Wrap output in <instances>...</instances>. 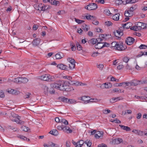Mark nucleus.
Returning a JSON list of instances; mask_svg holds the SVG:
<instances>
[{"label": "nucleus", "mask_w": 147, "mask_h": 147, "mask_svg": "<svg viewBox=\"0 0 147 147\" xmlns=\"http://www.w3.org/2000/svg\"><path fill=\"white\" fill-rule=\"evenodd\" d=\"M60 99L63 102L67 103H68L69 101L68 98L64 97H61L60 98Z\"/></svg>", "instance_id": "obj_29"}, {"label": "nucleus", "mask_w": 147, "mask_h": 147, "mask_svg": "<svg viewBox=\"0 0 147 147\" xmlns=\"http://www.w3.org/2000/svg\"><path fill=\"white\" fill-rule=\"evenodd\" d=\"M133 15V13H132L129 10L126 11L124 13L125 16L129 17L132 16Z\"/></svg>", "instance_id": "obj_17"}, {"label": "nucleus", "mask_w": 147, "mask_h": 147, "mask_svg": "<svg viewBox=\"0 0 147 147\" xmlns=\"http://www.w3.org/2000/svg\"><path fill=\"white\" fill-rule=\"evenodd\" d=\"M119 126L122 129L125 130L127 131H129L131 130L130 128L128 126H125L121 125H119Z\"/></svg>", "instance_id": "obj_18"}, {"label": "nucleus", "mask_w": 147, "mask_h": 147, "mask_svg": "<svg viewBox=\"0 0 147 147\" xmlns=\"http://www.w3.org/2000/svg\"><path fill=\"white\" fill-rule=\"evenodd\" d=\"M98 147H107V145L104 144H102L98 145Z\"/></svg>", "instance_id": "obj_64"}, {"label": "nucleus", "mask_w": 147, "mask_h": 147, "mask_svg": "<svg viewBox=\"0 0 147 147\" xmlns=\"http://www.w3.org/2000/svg\"><path fill=\"white\" fill-rule=\"evenodd\" d=\"M130 29L131 30H132L134 31H137L138 30L137 29V27L136 25L135 26H134L131 27L130 28Z\"/></svg>", "instance_id": "obj_60"}, {"label": "nucleus", "mask_w": 147, "mask_h": 147, "mask_svg": "<svg viewBox=\"0 0 147 147\" xmlns=\"http://www.w3.org/2000/svg\"><path fill=\"white\" fill-rule=\"evenodd\" d=\"M115 49L119 51H122L125 49V48L123 46L122 43L119 44L118 43Z\"/></svg>", "instance_id": "obj_8"}, {"label": "nucleus", "mask_w": 147, "mask_h": 147, "mask_svg": "<svg viewBox=\"0 0 147 147\" xmlns=\"http://www.w3.org/2000/svg\"><path fill=\"white\" fill-rule=\"evenodd\" d=\"M40 38H36L33 40L32 42V45L34 46H37L40 43Z\"/></svg>", "instance_id": "obj_12"}, {"label": "nucleus", "mask_w": 147, "mask_h": 147, "mask_svg": "<svg viewBox=\"0 0 147 147\" xmlns=\"http://www.w3.org/2000/svg\"><path fill=\"white\" fill-rule=\"evenodd\" d=\"M84 143L86 144L88 146L90 147L92 145L91 142L90 140H87L84 142Z\"/></svg>", "instance_id": "obj_38"}, {"label": "nucleus", "mask_w": 147, "mask_h": 147, "mask_svg": "<svg viewBox=\"0 0 147 147\" xmlns=\"http://www.w3.org/2000/svg\"><path fill=\"white\" fill-rule=\"evenodd\" d=\"M97 8V5L94 3H91L85 7V8L88 10H95Z\"/></svg>", "instance_id": "obj_4"}, {"label": "nucleus", "mask_w": 147, "mask_h": 147, "mask_svg": "<svg viewBox=\"0 0 147 147\" xmlns=\"http://www.w3.org/2000/svg\"><path fill=\"white\" fill-rule=\"evenodd\" d=\"M97 67L100 70H102L103 68L104 65L102 64H100L99 65H97Z\"/></svg>", "instance_id": "obj_44"}, {"label": "nucleus", "mask_w": 147, "mask_h": 147, "mask_svg": "<svg viewBox=\"0 0 147 147\" xmlns=\"http://www.w3.org/2000/svg\"><path fill=\"white\" fill-rule=\"evenodd\" d=\"M137 29L139 30H141L142 29H144V26L143 25V23L141 22H138L137 23H136V24Z\"/></svg>", "instance_id": "obj_11"}, {"label": "nucleus", "mask_w": 147, "mask_h": 147, "mask_svg": "<svg viewBox=\"0 0 147 147\" xmlns=\"http://www.w3.org/2000/svg\"><path fill=\"white\" fill-rule=\"evenodd\" d=\"M49 75V74L43 75L39 76L38 78L42 80L48 81Z\"/></svg>", "instance_id": "obj_7"}, {"label": "nucleus", "mask_w": 147, "mask_h": 147, "mask_svg": "<svg viewBox=\"0 0 147 147\" xmlns=\"http://www.w3.org/2000/svg\"><path fill=\"white\" fill-rule=\"evenodd\" d=\"M12 91H13L12 94H13L18 95L20 93V92L19 91L17 90H16L13 89Z\"/></svg>", "instance_id": "obj_48"}, {"label": "nucleus", "mask_w": 147, "mask_h": 147, "mask_svg": "<svg viewBox=\"0 0 147 147\" xmlns=\"http://www.w3.org/2000/svg\"><path fill=\"white\" fill-rule=\"evenodd\" d=\"M112 143L113 144H118V143L117 139H113L112 141Z\"/></svg>", "instance_id": "obj_62"}, {"label": "nucleus", "mask_w": 147, "mask_h": 147, "mask_svg": "<svg viewBox=\"0 0 147 147\" xmlns=\"http://www.w3.org/2000/svg\"><path fill=\"white\" fill-rule=\"evenodd\" d=\"M42 3H37L34 5V7L35 9L39 11H40Z\"/></svg>", "instance_id": "obj_25"}, {"label": "nucleus", "mask_w": 147, "mask_h": 147, "mask_svg": "<svg viewBox=\"0 0 147 147\" xmlns=\"http://www.w3.org/2000/svg\"><path fill=\"white\" fill-rule=\"evenodd\" d=\"M140 81H137L135 82H132L131 86H136L140 84Z\"/></svg>", "instance_id": "obj_37"}, {"label": "nucleus", "mask_w": 147, "mask_h": 147, "mask_svg": "<svg viewBox=\"0 0 147 147\" xmlns=\"http://www.w3.org/2000/svg\"><path fill=\"white\" fill-rule=\"evenodd\" d=\"M75 64H69V67L70 69H73L75 68Z\"/></svg>", "instance_id": "obj_59"}, {"label": "nucleus", "mask_w": 147, "mask_h": 147, "mask_svg": "<svg viewBox=\"0 0 147 147\" xmlns=\"http://www.w3.org/2000/svg\"><path fill=\"white\" fill-rule=\"evenodd\" d=\"M117 43L115 42H113L111 43V46L112 47H114L115 49Z\"/></svg>", "instance_id": "obj_52"}, {"label": "nucleus", "mask_w": 147, "mask_h": 147, "mask_svg": "<svg viewBox=\"0 0 147 147\" xmlns=\"http://www.w3.org/2000/svg\"><path fill=\"white\" fill-rule=\"evenodd\" d=\"M69 102L68 103L69 104H73L75 103L76 102V100L74 99H69Z\"/></svg>", "instance_id": "obj_50"}, {"label": "nucleus", "mask_w": 147, "mask_h": 147, "mask_svg": "<svg viewBox=\"0 0 147 147\" xmlns=\"http://www.w3.org/2000/svg\"><path fill=\"white\" fill-rule=\"evenodd\" d=\"M61 90L66 91H70L72 90H73L72 87H71V86L66 84L65 83H64L63 87H61Z\"/></svg>", "instance_id": "obj_5"}, {"label": "nucleus", "mask_w": 147, "mask_h": 147, "mask_svg": "<svg viewBox=\"0 0 147 147\" xmlns=\"http://www.w3.org/2000/svg\"><path fill=\"white\" fill-rule=\"evenodd\" d=\"M105 88H111L112 86V84L110 82H107L103 84Z\"/></svg>", "instance_id": "obj_19"}, {"label": "nucleus", "mask_w": 147, "mask_h": 147, "mask_svg": "<svg viewBox=\"0 0 147 147\" xmlns=\"http://www.w3.org/2000/svg\"><path fill=\"white\" fill-rule=\"evenodd\" d=\"M102 39L100 38H98L97 39L92 38L90 40V43L92 44H96V43H97L98 41H102Z\"/></svg>", "instance_id": "obj_9"}, {"label": "nucleus", "mask_w": 147, "mask_h": 147, "mask_svg": "<svg viewBox=\"0 0 147 147\" xmlns=\"http://www.w3.org/2000/svg\"><path fill=\"white\" fill-rule=\"evenodd\" d=\"M67 60L70 62V64H75V60L71 58H69L67 59Z\"/></svg>", "instance_id": "obj_40"}, {"label": "nucleus", "mask_w": 147, "mask_h": 147, "mask_svg": "<svg viewBox=\"0 0 147 147\" xmlns=\"http://www.w3.org/2000/svg\"><path fill=\"white\" fill-rule=\"evenodd\" d=\"M110 110L109 109H105L103 110V112L105 114H107L110 112Z\"/></svg>", "instance_id": "obj_54"}, {"label": "nucleus", "mask_w": 147, "mask_h": 147, "mask_svg": "<svg viewBox=\"0 0 147 147\" xmlns=\"http://www.w3.org/2000/svg\"><path fill=\"white\" fill-rule=\"evenodd\" d=\"M120 14L119 13H116L112 17L113 19L115 21H118L119 19Z\"/></svg>", "instance_id": "obj_22"}, {"label": "nucleus", "mask_w": 147, "mask_h": 147, "mask_svg": "<svg viewBox=\"0 0 147 147\" xmlns=\"http://www.w3.org/2000/svg\"><path fill=\"white\" fill-rule=\"evenodd\" d=\"M98 134H100V135H98V134H95V137L97 139L99 138L100 136H103V134L102 133V132H100L99 131L98 132Z\"/></svg>", "instance_id": "obj_32"}, {"label": "nucleus", "mask_w": 147, "mask_h": 147, "mask_svg": "<svg viewBox=\"0 0 147 147\" xmlns=\"http://www.w3.org/2000/svg\"><path fill=\"white\" fill-rule=\"evenodd\" d=\"M55 78L53 76H51L49 75V82H51L53 81H55Z\"/></svg>", "instance_id": "obj_41"}, {"label": "nucleus", "mask_w": 147, "mask_h": 147, "mask_svg": "<svg viewBox=\"0 0 147 147\" xmlns=\"http://www.w3.org/2000/svg\"><path fill=\"white\" fill-rule=\"evenodd\" d=\"M31 94L29 93H27L24 95V98H30Z\"/></svg>", "instance_id": "obj_42"}, {"label": "nucleus", "mask_w": 147, "mask_h": 147, "mask_svg": "<svg viewBox=\"0 0 147 147\" xmlns=\"http://www.w3.org/2000/svg\"><path fill=\"white\" fill-rule=\"evenodd\" d=\"M129 59V58L127 57H125L123 58V61L126 63H128Z\"/></svg>", "instance_id": "obj_45"}, {"label": "nucleus", "mask_w": 147, "mask_h": 147, "mask_svg": "<svg viewBox=\"0 0 147 147\" xmlns=\"http://www.w3.org/2000/svg\"><path fill=\"white\" fill-rule=\"evenodd\" d=\"M132 26V24L131 22H127L126 23L123 25V28L124 29L125 28L127 29L130 28Z\"/></svg>", "instance_id": "obj_14"}, {"label": "nucleus", "mask_w": 147, "mask_h": 147, "mask_svg": "<svg viewBox=\"0 0 147 147\" xmlns=\"http://www.w3.org/2000/svg\"><path fill=\"white\" fill-rule=\"evenodd\" d=\"M60 120H61V122L63 123L65 125H67L68 124V121L65 119L60 117Z\"/></svg>", "instance_id": "obj_30"}, {"label": "nucleus", "mask_w": 147, "mask_h": 147, "mask_svg": "<svg viewBox=\"0 0 147 147\" xmlns=\"http://www.w3.org/2000/svg\"><path fill=\"white\" fill-rule=\"evenodd\" d=\"M49 133L55 136H57L58 134V133L56 129H53L51 130Z\"/></svg>", "instance_id": "obj_23"}, {"label": "nucleus", "mask_w": 147, "mask_h": 147, "mask_svg": "<svg viewBox=\"0 0 147 147\" xmlns=\"http://www.w3.org/2000/svg\"><path fill=\"white\" fill-rule=\"evenodd\" d=\"M105 24L108 26L111 25L112 24V23L110 21L106 22H105Z\"/></svg>", "instance_id": "obj_57"}, {"label": "nucleus", "mask_w": 147, "mask_h": 147, "mask_svg": "<svg viewBox=\"0 0 147 147\" xmlns=\"http://www.w3.org/2000/svg\"><path fill=\"white\" fill-rule=\"evenodd\" d=\"M75 21L78 24H81L84 22V21L82 20H80L76 18H75Z\"/></svg>", "instance_id": "obj_47"}, {"label": "nucleus", "mask_w": 147, "mask_h": 147, "mask_svg": "<svg viewBox=\"0 0 147 147\" xmlns=\"http://www.w3.org/2000/svg\"><path fill=\"white\" fill-rule=\"evenodd\" d=\"M57 67L61 69L62 70H64L66 68V66L62 64H58L57 65Z\"/></svg>", "instance_id": "obj_28"}, {"label": "nucleus", "mask_w": 147, "mask_h": 147, "mask_svg": "<svg viewBox=\"0 0 147 147\" xmlns=\"http://www.w3.org/2000/svg\"><path fill=\"white\" fill-rule=\"evenodd\" d=\"M5 96V94L2 91H0V97L1 98H3Z\"/></svg>", "instance_id": "obj_63"}, {"label": "nucleus", "mask_w": 147, "mask_h": 147, "mask_svg": "<svg viewBox=\"0 0 147 147\" xmlns=\"http://www.w3.org/2000/svg\"><path fill=\"white\" fill-rule=\"evenodd\" d=\"M49 144L50 145L51 147H59L58 145L52 142H49Z\"/></svg>", "instance_id": "obj_36"}, {"label": "nucleus", "mask_w": 147, "mask_h": 147, "mask_svg": "<svg viewBox=\"0 0 147 147\" xmlns=\"http://www.w3.org/2000/svg\"><path fill=\"white\" fill-rule=\"evenodd\" d=\"M15 80L16 82L20 84L26 83L28 81L27 78L24 77H18L15 78Z\"/></svg>", "instance_id": "obj_3"}, {"label": "nucleus", "mask_w": 147, "mask_h": 147, "mask_svg": "<svg viewBox=\"0 0 147 147\" xmlns=\"http://www.w3.org/2000/svg\"><path fill=\"white\" fill-rule=\"evenodd\" d=\"M76 45L77 49L78 50L80 51L82 50V47L78 43V44H77Z\"/></svg>", "instance_id": "obj_55"}, {"label": "nucleus", "mask_w": 147, "mask_h": 147, "mask_svg": "<svg viewBox=\"0 0 147 147\" xmlns=\"http://www.w3.org/2000/svg\"><path fill=\"white\" fill-rule=\"evenodd\" d=\"M125 82H123L121 83H117L116 84V85L115 86H125Z\"/></svg>", "instance_id": "obj_51"}, {"label": "nucleus", "mask_w": 147, "mask_h": 147, "mask_svg": "<svg viewBox=\"0 0 147 147\" xmlns=\"http://www.w3.org/2000/svg\"><path fill=\"white\" fill-rule=\"evenodd\" d=\"M134 39L131 37H128L125 40L126 43L128 45H131L134 42Z\"/></svg>", "instance_id": "obj_6"}, {"label": "nucleus", "mask_w": 147, "mask_h": 147, "mask_svg": "<svg viewBox=\"0 0 147 147\" xmlns=\"http://www.w3.org/2000/svg\"><path fill=\"white\" fill-rule=\"evenodd\" d=\"M72 84L77 86H84V84L81 82H79L77 81H71Z\"/></svg>", "instance_id": "obj_21"}, {"label": "nucleus", "mask_w": 147, "mask_h": 147, "mask_svg": "<svg viewBox=\"0 0 147 147\" xmlns=\"http://www.w3.org/2000/svg\"><path fill=\"white\" fill-rule=\"evenodd\" d=\"M137 6L136 5H135L134 7H130L129 10L132 13H133L134 11L137 8Z\"/></svg>", "instance_id": "obj_34"}, {"label": "nucleus", "mask_w": 147, "mask_h": 147, "mask_svg": "<svg viewBox=\"0 0 147 147\" xmlns=\"http://www.w3.org/2000/svg\"><path fill=\"white\" fill-rule=\"evenodd\" d=\"M63 81H57L54 84H52L53 88L61 90V87H63L64 84Z\"/></svg>", "instance_id": "obj_1"}, {"label": "nucleus", "mask_w": 147, "mask_h": 147, "mask_svg": "<svg viewBox=\"0 0 147 147\" xmlns=\"http://www.w3.org/2000/svg\"><path fill=\"white\" fill-rule=\"evenodd\" d=\"M63 78L64 79H67L69 80H71L72 79L71 77L68 76H64L63 77Z\"/></svg>", "instance_id": "obj_61"}, {"label": "nucleus", "mask_w": 147, "mask_h": 147, "mask_svg": "<svg viewBox=\"0 0 147 147\" xmlns=\"http://www.w3.org/2000/svg\"><path fill=\"white\" fill-rule=\"evenodd\" d=\"M140 49H147V45H141L139 47Z\"/></svg>", "instance_id": "obj_43"}, {"label": "nucleus", "mask_w": 147, "mask_h": 147, "mask_svg": "<svg viewBox=\"0 0 147 147\" xmlns=\"http://www.w3.org/2000/svg\"><path fill=\"white\" fill-rule=\"evenodd\" d=\"M48 8V7L47 6H45L44 4H42L40 11H45Z\"/></svg>", "instance_id": "obj_39"}, {"label": "nucleus", "mask_w": 147, "mask_h": 147, "mask_svg": "<svg viewBox=\"0 0 147 147\" xmlns=\"http://www.w3.org/2000/svg\"><path fill=\"white\" fill-rule=\"evenodd\" d=\"M132 132L134 134L140 136H142L143 134V132L140 130L134 129Z\"/></svg>", "instance_id": "obj_15"}, {"label": "nucleus", "mask_w": 147, "mask_h": 147, "mask_svg": "<svg viewBox=\"0 0 147 147\" xmlns=\"http://www.w3.org/2000/svg\"><path fill=\"white\" fill-rule=\"evenodd\" d=\"M84 18H86L87 20H92L95 18V17L90 15H89L88 16H86Z\"/></svg>", "instance_id": "obj_35"}, {"label": "nucleus", "mask_w": 147, "mask_h": 147, "mask_svg": "<svg viewBox=\"0 0 147 147\" xmlns=\"http://www.w3.org/2000/svg\"><path fill=\"white\" fill-rule=\"evenodd\" d=\"M107 36V35L106 34H100L99 35V38H100L101 39H102V38H105V37H106Z\"/></svg>", "instance_id": "obj_49"}, {"label": "nucleus", "mask_w": 147, "mask_h": 147, "mask_svg": "<svg viewBox=\"0 0 147 147\" xmlns=\"http://www.w3.org/2000/svg\"><path fill=\"white\" fill-rule=\"evenodd\" d=\"M20 117L18 115L13 112L11 113V115L9 116L10 119L12 121H15L17 123H20Z\"/></svg>", "instance_id": "obj_2"}, {"label": "nucleus", "mask_w": 147, "mask_h": 147, "mask_svg": "<svg viewBox=\"0 0 147 147\" xmlns=\"http://www.w3.org/2000/svg\"><path fill=\"white\" fill-rule=\"evenodd\" d=\"M64 56L63 54L61 53H57L55 55L56 59H61Z\"/></svg>", "instance_id": "obj_20"}, {"label": "nucleus", "mask_w": 147, "mask_h": 147, "mask_svg": "<svg viewBox=\"0 0 147 147\" xmlns=\"http://www.w3.org/2000/svg\"><path fill=\"white\" fill-rule=\"evenodd\" d=\"M63 130L67 133H70L72 132V130L69 129V127L66 125H63Z\"/></svg>", "instance_id": "obj_13"}, {"label": "nucleus", "mask_w": 147, "mask_h": 147, "mask_svg": "<svg viewBox=\"0 0 147 147\" xmlns=\"http://www.w3.org/2000/svg\"><path fill=\"white\" fill-rule=\"evenodd\" d=\"M114 35L116 37H119V36H121L123 34V33L121 31L119 30H116V32H114Z\"/></svg>", "instance_id": "obj_24"}, {"label": "nucleus", "mask_w": 147, "mask_h": 147, "mask_svg": "<svg viewBox=\"0 0 147 147\" xmlns=\"http://www.w3.org/2000/svg\"><path fill=\"white\" fill-rule=\"evenodd\" d=\"M90 97L88 96H83L81 98V100L84 102V103H88L89 102Z\"/></svg>", "instance_id": "obj_16"}, {"label": "nucleus", "mask_w": 147, "mask_h": 147, "mask_svg": "<svg viewBox=\"0 0 147 147\" xmlns=\"http://www.w3.org/2000/svg\"><path fill=\"white\" fill-rule=\"evenodd\" d=\"M71 49L72 51H74L76 49V47L75 46V45L73 43L71 44Z\"/></svg>", "instance_id": "obj_58"}, {"label": "nucleus", "mask_w": 147, "mask_h": 147, "mask_svg": "<svg viewBox=\"0 0 147 147\" xmlns=\"http://www.w3.org/2000/svg\"><path fill=\"white\" fill-rule=\"evenodd\" d=\"M18 137L24 141L26 140L27 142H28L30 140L28 138L22 135H19L18 136Z\"/></svg>", "instance_id": "obj_26"}, {"label": "nucleus", "mask_w": 147, "mask_h": 147, "mask_svg": "<svg viewBox=\"0 0 147 147\" xmlns=\"http://www.w3.org/2000/svg\"><path fill=\"white\" fill-rule=\"evenodd\" d=\"M82 28L86 32L88 30V26L85 24H84L82 25Z\"/></svg>", "instance_id": "obj_31"}, {"label": "nucleus", "mask_w": 147, "mask_h": 147, "mask_svg": "<svg viewBox=\"0 0 147 147\" xmlns=\"http://www.w3.org/2000/svg\"><path fill=\"white\" fill-rule=\"evenodd\" d=\"M102 41H98L96 44L95 45V47L96 49H101L103 47V42H101Z\"/></svg>", "instance_id": "obj_10"}, {"label": "nucleus", "mask_w": 147, "mask_h": 147, "mask_svg": "<svg viewBox=\"0 0 147 147\" xmlns=\"http://www.w3.org/2000/svg\"><path fill=\"white\" fill-rule=\"evenodd\" d=\"M119 97H117L116 98H112L110 100V102L112 103H114L115 102L117 101L118 100H120L119 99Z\"/></svg>", "instance_id": "obj_27"}, {"label": "nucleus", "mask_w": 147, "mask_h": 147, "mask_svg": "<svg viewBox=\"0 0 147 147\" xmlns=\"http://www.w3.org/2000/svg\"><path fill=\"white\" fill-rule=\"evenodd\" d=\"M95 18H94V19L92 20V23L93 24H94L95 25H97L98 24V21L95 20Z\"/></svg>", "instance_id": "obj_53"}, {"label": "nucleus", "mask_w": 147, "mask_h": 147, "mask_svg": "<svg viewBox=\"0 0 147 147\" xmlns=\"http://www.w3.org/2000/svg\"><path fill=\"white\" fill-rule=\"evenodd\" d=\"M104 12L108 16H109L111 14L109 9H106L105 10Z\"/></svg>", "instance_id": "obj_46"}, {"label": "nucleus", "mask_w": 147, "mask_h": 147, "mask_svg": "<svg viewBox=\"0 0 147 147\" xmlns=\"http://www.w3.org/2000/svg\"><path fill=\"white\" fill-rule=\"evenodd\" d=\"M125 86H132V82H125Z\"/></svg>", "instance_id": "obj_56"}, {"label": "nucleus", "mask_w": 147, "mask_h": 147, "mask_svg": "<svg viewBox=\"0 0 147 147\" xmlns=\"http://www.w3.org/2000/svg\"><path fill=\"white\" fill-rule=\"evenodd\" d=\"M21 128L22 130L25 131H27L29 129L28 127L25 126H22Z\"/></svg>", "instance_id": "obj_33"}]
</instances>
